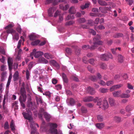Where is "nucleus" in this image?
I'll return each instance as SVG.
<instances>
[{"label":"nucleus","mask_w":134,"mask_h":134,"mask_svg":"<svg viewBox=\"0 0 134 134\" xmlns=\"http://www.w3.org/2000/svg\"><path fill=\"white\" fill-rule=\"evenodd\" d=\"M102 101V99L101 98H100L97 99L96 100L97 102V104L98 105H100L101 104V103Z\"/></svg>","instance_id":"nucleus-48"},{"label":"nucleus","mask_w":134,"mask_h":134,"mask_svg":"<svg viewBox=\"0 0 134 134\" xmlns=\"http://www.w3.org/2000/svg\"><path fill=\"white\" fill-rule=\"evenodd\" d=\"M15 125L14 121L13 120H12L11 121L10 124V127L12 130L13 131L15 130Z\"/></svg>","instance_id":"nucleus-27"},{"label":"nucleus","mask_w":134,"mask_h":134,"mask_svg":"<svg viewBox=\"0 0 134 134\" xmlns=\"http://www.w3.org/2000/svg\"><path fill=\"white\" fill-rule=\"evenodd\" d=\"M76 9L74 7H71L69 9V12L70 14H74L76 12Z\"/></svg>","instance_id":"nucleus-25"},{"label":"nucleus","mask_w":134,"mask_h":134,"mask_svg":"<svg viewBox=\"0 0 134 134\" xmlns=\"http://www.w3.org/2000/svg\"><path fill=\"white\" fill-rule=\"evenodd\" d=\"M20 94L21 96L26 95V92L24 87H21V88Z\"/></svg>","instance_id":"nucleus-21"},{"label":"nucleus","mask_w":134,"mask_h":134,"mask_svg":"<svg viewBox=\"0 0 134 134\" xmlns=\"http://www.w3.org/2000/svg\"><path fill=\"white\" fill-rule=\"evenodd\" d=\"M114 120L116 122H119L121 121V119L118 116H115L114 117Z\"/></svg>","instance_id":"nucleus-45"},{"label":"nucleus","mask_w":134,"mask_h":134,"mask_svg":"<svg viewBox=\"0 0 134 134\" xmlns=\"http://www.w3.org/2000/svg\"><path fill=\"white\" fill-rule=\"evenodd\" d=\"M36 126L38 127H39L38 125L36 123L33 122L30 125V127L31 129V134H39L37 132L35 128Z\"/></svg>","instance_id":"nucleus-4"},{"label":"nucleus","mask_w":134,"mask_h":134,"mask_svg":"<svg viewBox=\"0 0 134 134\" xmlns=\"http://www.w3.org/2000/svg\"><path fill=\"white\" fill-rule=\"evenodd\" d=\"M53 65L56 67L57 68H59V65L54 60H51L50 62Z\"/></svg>","instance_id":"nucleus-31"},{"label":"nucleus","mask_w":134,"mask_h":134,"mask_svg":"<svg viewBox=\"0 0 134 134\" xmlns=\"http://www.w3.org/2000/svg\"><path fill=\"white\" fill-rule=\"evenodd\" d=\"M65 51L66 52L69 54H70L71 52V50L69 48H67Z\"/></svg>","instance_id":"nucleus-57"},{"label":"nucleus","mask_w":134,"mask_h":134,"mask_svg":"<svg viewBox=\"0 0 134 134\" xmlns=\"http://www.w3.org/2000/svg\"><path fill=\"white\" fill-rule=\"evenodd\" d=\"M62 77L64 82L66 83H67L68 81V80L66 75L64 73L62 74Z\"/></svg>","instance_id":"nucleus-36"},{"label":"nucleus","mask_w":134,"mask_h":134,"mask_svg":"<svg viewBox=\"0 0 134 134\" xmlns=\"http://www.w3.org/2000/svg\"><path fill=\"white\" fill-rule=\"evenodd\" d=\"M36 51V50L35 49H34L32 52L31 53L30 57L32 59H33V57H32V55H34V54L35 52Z\"/></svg>","instance_id":"nucleus-52"},{"label":"nucleus","mask_w":134,"mask_h":134,"mask_svg":"<svg viewBox=\"0 0 134 134\" xmlns=\"http://www.w3.org/2000/svg\"><path fill=\"white\" fill-rule=\"evenodd\" d=\"M124 60V57L121 54L119 55L118 57V62L120 63H122Z\"/></svg>","instance_id":"nucleus-22"},{"label":"nucleus","mask_w":134,"mask_h":134,"mask_svg":"<svg viewBox=\"0 0 134 134\" xmlns=\"http://www.w3.org/2000/svg\"><path fill=\"white\" fill-rule=\"evenodd\" d=\"M49 125L50 127L49 132L52 134H58L57 130L56 129L57 127V125L56 124L51 123H49Z\"/></svg>","instance_id":"nucleus-2"},{"label":"nucleus","mask_w":134,"mask_h":134,"mask_svg":"<svg viewBox=\"0 0 134 134\" xmlns=\"http://www.w3.org/2000/svg\"><path fill=\"white\" fill-rule=\"evenodd\" d=\"M4 128L5 129H8L9 128V125H8V122H6L5 123Z\"/></svg>","instance_id":"nucleus-47"},{"label":"nucleus","mask_w":134,"mask_h":134,"mask_svg":"<svg viewBox=\"0 0 134 134\" xmlns=\"http://www.w3.org/2000/svg\"><path fill=\"white\" fill-rule=\"evenodd\" d=\"M100 38V36L99 35H97L96 37L93 39V40L94 41V46H92L90 48L91 49H93L95 48V47L97 46V45H99L102 44V42L98 41Z\"/></svg>","instance_id":"nucleus-1"},{"label":"nucleus","mask_w":134,"mask_h":134,"mask_svg":"<svg viewBox=\"0 0 134 134\" xmlns=\"http://www.w3.org/2000/svg\"><path fill=\"white\" fill-rule=\"evenodd\" d=\"M5 66L4 65H3L1 66V70L2 71H4L5 70Z\"/></svg>","instance_id":"nucleus-56"},{"label":"nucleus","mask_w":134,"mask_h":134,"mask_svg":"<svg viewBox=\"0 0 134 134\" xmlns=\"http://www.w3.org/2000/svg\"><path fill=\"white\" fill-rule=\"evenodd\" d=\"M100 67L101 68L103 69H105L106 68L107 66L104 64H103Z\"/></svg>","instance_id":"nucleus-62"},{"label":"nucleus","mask_w":134,"mask_h":134,"mask_svg":"<svg viewBox=\"0 0 134 134\" xmlns=\"http://www.w3.org/2000/svg\"><path fill=\"white\" fill-rule=\"evenodd\" d=\"M14 24L13 23L10 24H9L7 26L5 27V29L7 30L6 31V32L8 34H13L15 32V30L12 28L13 27Z\"/></svg>","instance_id":"nucleus-3"},{"label":"nucleus","mask_w":134,"mask_h":134,"mask_svg":"<svg viewBox=\"0 0 134 134\" xmlns=\"http://www.w3.org/2000/svg\"><path fill=\"white\" fill-rule=\"evenodd\" d=\"M44 57L46 59H49L52 58V55L47 53H46L44 54Z\"/></svg>","instance_id":"nucleus-20"},{"label":"nucleus","mask_w":134,"mask_h":134,"mask_svg":"<svg viewBox=\"0 0 134 134\" xmlns=\"http://www.w3.org/2000/svg\"><path fill=\"white\" fill-rule=\"evenodd\" d=\"M8 63L9 69H11L12 68V66L13 64V60L12 58L9 57H8Z\"/></svg>","instance_id":"nucleus-9"},{"label":"nucleus","mask_w":134,"mask_h":134,"mask_svg":"<svg viewBox=\"0 0 134 134\" xmlns=\"http://www.w3.org/2000/svg\"><path fill=\"white\" fill-rule=\"evenodd\" d=\"M98 83L104 86L106 85V83H105V82L102 80H100V81Z\"/></svg>","instance_id":"nucleus-49"},{"label":"nucleus","mask_w":134,"mask_h":134,"mask_svg":"<svg viewBox=\"0 0 134 134\" xmlns=\"http://www.w3.org/2000/svg\"><path fill=\"white\" fill-rule=\"evenodd\" d=\"M13 36V39H15L18 40L19 38V36L18 34L15 31V32L13 34H12Z\"/></svg>","instance_id":"nucleus-19"},{"label":"nucleus","mask_w":134,"mask_h":134,"mask_svg":"<svg viewBox=\"0 0 134 134\" xmlns=\"http://www.w3.org/2000/svg\"><path fill=\"white\" fill-rule=\"evenodd\" d=\"M67 102L68 105H73L75 103V101L74 99L72 98H70L67 100Z\"/></svg>","instance_id":"nucleus-14"},{"label":"nucleus","mask_w":134,"mask_h":134,"mask_svg":"<svg viewBox=\"0 0 134 134\" xmlns=\"http://www.w3.org/2000/svg\"><path fill=\"white\" fill-rule=\"evenodd\" d=\"M6 72H3L1 74L2 78H3L4 77L6 76Z\"/></svg>","instance_id":"nucleus-64"},{"label":"nucleus","mask_w":134,"mask_h":134,"mask_svg":"<svg viewBox=\"0 0 134 134\" xmlns=\"http://www.w3.org/2000/svg\"><path fill=\"white\" fill-rule=\"evenodd\" d=\"M2 58L0 59V61L2 63H4L5 60V57L3 56H2Z\"/></svg>","instance_id":"nucleus-61"},{"label":"nucleus","mask_w":134,"mask_h":134,"mask_svg":"<svg viewBox=\"0 0 134 134\" xmlns=\"http://www.w3.org/2000/svg\"><path fill=\"white\" fill-rule=\"evenodd\" d=\"M24 118L26 119H27L29 120H32V114L31 113L30 111H29L28 113H25L24 112H23L22 113Z\"/></svg>","instance_id":"nucleus-8"},{"label":"nucleus","mask_w":134,"mask_h":134,"mask_svg":"<svg viewBox=\"0 0 134 134\" xmlns=\"http://www.w3.org/2000/svg\"><path fill=\"white\" fill-rule=\"evenodd\" d=\"M55 9L56 8L54 7L49 8L48 11L49 15L51 16H52V14Z\"/></svg>","instance_id":"nucleus-13"},{"label":"nucleus","mask_w":134,"mask_h":134,"mask_svg":"<svg viewBox=\"0 0 134 134\" xmlns=\"http://www.w3.org/2000/svg\"><path fill=\"white\" fill-rule=\"evenodd\" d=\"M127 87L128 88L130 89H132L133 88V87L129 83L127 84Z\"/></svg>","instance_id":"nucleus-60"},{"label":"nucleus","mask_w":134,"mask_h":134,"mask_svg":"<svg viewBox=\"0 0 134 134\" xmlns=\"http://www.w3.org/2000/svg\"><path fill=\"white\" fill-rule=\"evenodd\" d=\"M17 31L20 34L21 32V29L20 26L16 28Z\"/></svg>","instance_id":"nucleus-58"},{"label":"nucleus","mask_w":134,"mask_h":134,"mask_svg":"<svg viewBox=\"0 0 134 134\" xmlns=\"http://www.w3.org/2000/svg\"><path fill=\"white\" fill-rule=\"evenodd\" d=\"M56 88L58 90L61 89L62 88V86L60 85H57L55 86Z\"/></svg>","instance_id":"nucleus-54"},{"label":"nucleus","mask_w":134,"mask_h":134,"mask_svg":"<svg viewBox=\"0 0 134 134\" xmlns=\"http://www.w3.org/2000/svg\"><path fill=\"white\" fill-rule=\"evenodd\" d=\"M81 27L84 29H87L88 28L89 26L88 25H81Z\"/></svg>","instance_id":"nucleus-55"},{"label":"nucleus","mask_w":134,"mask_h":134,"mask_svg":"<svg viewBox=\"0 0 134 134\" xmlns=\"http://www.w3.org/2000/svg\"><path fill=\"white\" fill-rule=\"evenodd\" d=\"M0 53L3 55H5V52L3 48L0 47Z\"/></svg>","instance_id":"nucleus-43"},{"label":"nucleus","mask_w":134,"mask_h":134,"mask_svg":"<svg viewBox=\"0 0 134 134\" xmlns=\"http://www.w3.org/2000/svg\"><path fill=\"white\" fill-rule=\"evenodd\" d=\"M40 42V41L39 40H37L32 42L31 44L33 46L37 45L38 44H39Z\"/></svg>","instance_id":"nucleus-35"},{"label":"nucleus","mask_w":134,"mask_h":134,"mask_svg":"<svg viewBox=\"0 0 134 134\" xmlns=\"http://www.w3.org/2000/svg\"><path fill=\"white\" fill-rule=\"evenodd\" d=\"M89 32L90 33H92V34L93 35H95L96 34V32L93 30H90Z\"/></svg>","instance_id":"nucleus-63"},{"label":"nucleus","mask_w":134,"mask_h":134,"mask_svg":"<svg viewBox=\"0 0 134 134\" xmlns=\"http://www.w3.org/2000/svg\"><path fill=\"white\" fill-rule=\"evenodd\" d=\"M96 127L98 129H101L104 127V124L102 123L97 124L96 125Z\"/></svg>","instance_id":"nucleus-23"},{"label":"nucleus","mask_w":134,"mask_h":134,"mask_svg":"<svg viewBox=\"0 0 134 134\" xmlns=\"http://www.w3.org/2000/svg\"><path fill=\"white\" fill-rule=\"evenodd\" d=\"M103 106L104 109L107 108L108 107V104L107 100H104L103 103Z\"/></svg>","instance_id":"nucleus-26"},{"label":"nucleus","mask_w":134,"mask_h":134,"mask_svg":"<svg viewBox=\"0 0 134 134\" xmlns=\"http://www.w3.org/2000/svg\"><path fill=\"white\" fill-rule=\"evenodd\" d=\"M127 2V3L130 5H131L133 3L132 0H125Z\"/></svg>","instance_id":"nucleus-59"},{"label":"nucleus","mask_w":134,"mask_h":134,"mask_svg":"<svg viewBox=\"0 0 134 134\" xmlns=\"http://www.w3.org/2000/svg\"><path fill=\"white\" fill-rule=\"evenodd\" d=\"M43 54V53L41 52H37L36 51L34 53V56L36 58H38L40 56L42 55Z\"/></svg>","instance_id":"nucleus-16"},{"label":"nucleus","mask_w":134,"mask_h":134,"mask_svg":"<svg viewBox=\"0 0 134 134\" xmlns=\"http://www.w3.org/2000/svg\"><path fill=\"white\" fill-rule=\"evenodd\" d=\"M43 116L46 120L47 121H49L51 117V115L46 112L43 113Z\"/></svg>","instance_id":"nucleus-11"},{"label":"nucleus","mask_w":134,"mask_h":134,"mask_svg":"<svg viewBox=\"0 0 134 134\" xmlns=\"http://www.w3.org/2000/svg\"><path fill=\"white\" fill-rule=\"evenodd\" d=\"M38 61L40 63L47 64L48 62V61L43 57H41L39 58Z\"/></svg>","instance_id":"nucleus-15"},{"label":"nucleus","mask_w":134,"mask_h":134,"mask_svg":"<svg viewBox=\"0 0 134 134\" xmlns=\"http://www.w3.org/2000/svg\"><path fill=\"white\" fill-rule=\"evenodd\" d=\"M109 101L111 106H113L114 105L115 100L113 98H109Z\"/></svg>","instance_id":"nucleus-28"},{"label":"nucleus","mask_w":134,"mask_h":134,"mask_svg":"<svg viewBox=\"0 0 134 134\" xmlns=\"http://www.w3.org/2000/svg\"><path fill=\"white\" fill-rule=\"evenodd\" d=\"M108 89L105 88H100L99 89V91L103 93H106L108 91Z\"/></svg>","instance_id":"nucleus-33"},{"label":"nucleus","mask_w":134,"mask_h":134,"mask_svg":"<svg viewBox=\"0 0 134 134\" xmlns=\"http://www.w3.org/2000/svg\"><path fill=\"white\" fill-rule=\"evenodd\" d=\"M114 83V82L112 81H109L107 82L106 83V85L108 86H110L112 85Z\"/></svg>","instance_id":"nucleus-42"},{"label":"nucleus","mask_w":134,"mask_h":134,"mask_svg":"<svg viewBox=\"0 0 134 134\" xmlns=\"http://www.w3.org/2000/svg\"><path fill=\"white\" fill-rule=\"evenodd\" d=\"M78 22L80 23H82L86 21L85 19L84 18H81L78 20Z\"/></svg>","instance_id":"nucleus-44"},{"label":"nucleus","mask_w":134,"mask_h":134,"mask_svg":"<svg viewBox=\"0 0 134 134\" xmlns=\"http://www.w3.org/2000/svg\"><path fill=\"white\" fill-rule=\"evenodd\" d=\"M26 78L27 80L29 79V78L30 73L28 70L26 71Z\"/></svg>","instance_id":"nucleus-51"},{"label":"nucleus","mask_w":134,"mask_h":134,"mask_svg":"<svg viewBox=\"0 0 134 134\" xmlns=\"http://www.w3.org/2000/svg\"><path fill=\"white\" fill-rule=\"evenodd\" d=\"M69 7V6L68 5H65L64 6L62 4H60V9L63 10H67Z\"/></svg>","instance_id":"nucleus-24"},{"label":"nucleus","mask_w":134,"mask_h":134,"mask_svg":"<svg viewBox=\"0 0 134 134\" xmlns=\"http://www.w3.org/2000/svg\"><path fill=\"white\" fill-rule=\"evenodd\" d=\"M87 91L88 93L92 95H94L96 93L94 89L90 87H89L87 88Z\"/></svg>","instance_id":"nucleus-12"},{"label":"nucleus","mask_w":134,"mask_h":134,"mask_svg":"<svg viewBox=\"0 0 134 134\" xmlns=\"http://www.w3.org/2000/svg\"><path fill=\"white\" fill-rule=\"evenodd\" d=\"M123 36V35L121 33H118L115 34L114 36L115 38H119L122 37Z\"/></svg>","instance_id":"nucleus-41"},{"label":"nucleus","mask_w":134,"mask_h":134,"mask_svg":"<svg viewBox=\"0 0 134 134\" xmlns=\"http://www.w3.org/2000/svg\"><path fill=\"white\" fill-rule=\"evenodd\" d=\"M36 36L35 35L31 34L29 36V38L30 40L32 41L35 40L37 38Z\"/></svg>","instance_id":"nucleus-30"},{"label":"nucleus","mask_w":134,"mask_h":134,"mask_svg":"<svg viewBox=\"0 0 134 134\" xmlns=\"http://www.w3.org/2000/svg\"><path fill=\"white\" fill-rule=\"evenodd\" d=\"M74 18V15L72 14H71L67 16L66 18V20H68L70 19H73Z\"/></svg>","instance_id":"nucleus-32"},{"label":"nucleus","mask_w":134,"mask_h":134,"mask_svg":"<svg viewBox=\"0 0 134 134\" xmlns=\"http://www.w3.org/2000/svg\"><path fill=\"white\" fill-rule=\"evenodd\" d=\"M121 91L119 90L114 92L112 93V94L114 97H121Z\"/></svg>","instance_id":"nucleus-10"},{"label":"nucleus","mask_w":134,"mask_h":134,"mask_svg":"<svg viewBox=\"0 0 134 134\" xmlns=\"http://www.w3.org/2000/svg\"><path fill=\"white\" fill-rule=\"evenodd\" d=\"M126 111L128 112L131 111L132 110V108L131 106L128 105L127 106L126 108Z\"/></svg>","instance_id":"nucleus-37"},{"label":"nucleus","mask_w":134,"mask_h":134,"mask_svg":"<svg viewBox=\"0 0 134 134\" xmlns=\"http://www.w3.org/2000/svg\"><path fill=\"white\" fill-rule=\"evenodd\" d=\"M130 96L129 94L125 93H122L121 94V97L123 98H128Z\"/></svg>","instance_id":"nucleus-38"},{"label":"nucleus","mask_w":134,"mask_h":134,"mask_svg":"<svg viewBox=\"0 0 134 134\" xmlns=\"http://www.w3.org/2000/svg\"><path fill=\"white\" fill-rule=\"evenodd\" d=\"M74 23V21L73 20L70 21L66 22L65 24V25L66 26L71 25L73 24Z\"/></svg>","instance_id":"nucleus-34"},{"label":"nucleus","mask_w":134,"mask_h":134,"mask_svg":"<svg viewBox=\"0 0 134 134\" xmlns=\"http://www.w3.org/2000/svg\"><path fill=\"white\" fill-rule=\"evenodd\" d=\"M97 99L98 98L97 97H96L95 98H93L92 97L88 96L84 98L83 99V100L85 102H89L93 101L94 102H96Z\"/></svg>","instance_id":"nucleus-6"},{"label":"nucleus","mask_w":134,"mask_h":134,"mask_svg":"<svg viewBox=\"0 0 134 134\" xmlns=\"http://www.w3.org/2000/svg\"><path fill=\"white\" fill-rule=\"evenodd\" d=\"M90 4V3H86L84 6L82 5L81 6V9H83L85 8H86L89 7V5Z\"/></svg>","instance_id":"nucleus-40"},{"label":"nucleus","mask_w":134,"mask_h":134,"mask_svg":"<svg viewBox=\"0 0 134 134\" xmlns=\"http://www.w3.org/2000/svg\"><path fill=\"white\" fill-rule=\"evenodd\" d=\"M64 0H47L45 1L44 3L46 4H48L52 3L54 5L57 4L60 2H63Z\"/></svg>","instance_id":"nucleus-7"},{"label":"nucleus","mask_w":134,"mask_h":134,"mask_svg":"<svg viewBox=\"0 0 134 134\" xmlns=\"http://www.w3.org/2000/svg\"><path fill=\"white\" fill-rule=\"evenodd\" d=\"M100 58L101 59L103 60H107L109 58L112 59L113 57L110 53H108L107 55L105 54H103L100 55Z\"/></svg>","instance_id":"nucleus-5"},{"label":"nucleus","mask_w":134,"mask_h":134,"mask_svg":"<svg viewBox=\"0 0 134 134\" xmlns=\"http://www.w3.org/2000/svg\"><path fill=\"white\" fill-rule=\"evenodd\" d=\"M26 96H20L19 98V100L20 102H25L26 99Z\"/></svg>","instance_id":"nucleus-18"},{"label":"nucleus","mask_w":134,"mask_h":134,"mask_svg":"<svg viewBox=\"0 0 134 134\" xmlns=\"http://www.w3.org/2000/svg\"><path fill=\"white\" fill-rule=\"evenodd\" d=\"M86 106L90 108H92L93 107L94 105L92 103H89L86 104Z\"/></svg>","instance_id":"nucleus-50"},{"label":"nucleus","mask_w":134,"mask_h":134,"mask_svg":"<svg viewBox=\"0 0 134 134\" xmlns=\"http://www.w3.org/2000/svg\"><path fill=\"white\" fill-rule=\"evenodd\" d=\"M97 78L95 76H92L91 77V79L92 81H96L97 80Z\"/></svg>","instance_id":"nucleus-53"},{"label":"nucleus","mask_w":134,"mask_h":134,"mask_svg":"<svg viewBox=\"0 0 134 134\" xmlns=\"http://www.w3.org/2000/svg\"><path fill=\"white\" fill-rule=\"evenodd\" d=\"M13 80L15 81L19 78V73L17 71L15 72L13 76Z\"/></svg>","instance_id":"nucleus-17"},{"label":"nucleus","mask_w":134,"mask_h":134,"mask_svg":"<svg viewBox=\"0 0 134 134\" xmlns=\"http://www.w3.org/2000/svg\"><path fill=\"white\" fill-rule=\"evenodd\" d=\"M97 118L98 120L99 121H102L103 120V117L100 115H98L97 116Z\"/></svg>","instance_id":"nucleus-46"},{"label":"nucleus","mask_w":134,"mask_h":134,"mask_svg":"<svg viewBox=\"0 0 134 134\" xmlns=\"http://www.w3.org/2000/svg\"><path fill=\"white\" fill-rule=\"evenodd\" d=\"M81 110L82 112L83 113H86L87 111V110L86 108L83 106H82V107Z\"/></svg>","instance_id":"nucleus-39"},{"label":"nucleus","mask_w":134,"mask_h":134,"mask_svg":"<svg viewBox=\"0 0 134 134\" xmlns=\"http://www.w3.org/2000/svg\"><path fill=\"white\" fill-rule=\"evenodd\" d=\"M98 1L99 4L101 5H108L107 3L103 1L99 0Z\"/></svg>","instance_id":"nucleus-29"}]
</instances>
